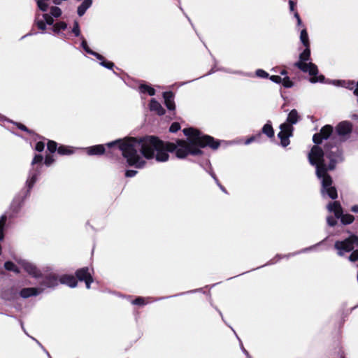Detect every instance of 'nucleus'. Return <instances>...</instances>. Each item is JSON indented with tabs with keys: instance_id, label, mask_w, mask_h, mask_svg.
Masks as SVG:
<instances>
[{
	"instance_id": "nucleus-40",
	"label": "nucleus",
	"mask_w": 358,
	"mask_h": 358,
	"mask_svg": "<svg viewBox=\"0 0 358 358\" xmlns=\"http://www.w3.org/2000/svg\"><path fill=\"white\" fill-rule=\"evenodd\" d=\"M211 176L213 178L215 181L216 182L217 185L220 187V189L224 192V193H227V191L225 188L219 182L217 178H216L215 175L213 173H210Z\"/></svg>"
},
{
	"instance_id": "nucleus-44",
	"label": "nucleus",
	"mask_w": 358,
	"mask_h": 358,
	"mask_svg": "<svg viewBox=\"0 0 358 358\" xmlns=\"http://www.w3.org/2000/svg\"><path fill=\"white\" fill-rule=\"evenodd\" d=\"M231 329H232V331L234 332V334H236V332H235V331H234L231 327ZM236 336L237 338L239 340V341H240V343H241V348L242 351H243V352L246 355H248V352H247V350L244 348V347H243V344H242V343H241V341L240 338H238V336L237 335H236Z\"/></svg>"
},
{
	"instance_id": "nucleus-49",
	"label": "nucleus",
	"mask_w": 358,
	"mask_h": 358,
	"mask_svg": "<svg viewBox=\"0 0 358 358\" xmlns=\"http://www.w3.org/2000/svg\"><path fill=\"white\" fill-rule=\"evenodd\" d=\"M254 140H255V137H253V136H252V137H251V138H250L247 139L245 143L246 145H248V144H250V143H252V141H254Z\"/></svg>"
},
{
	"instance_id": "nucleus-20",
	"label": "nucleus",
	"mask_w": 358,
	"mask_h": 358,
	"mask_svg": "<svg viewBox=\"0 0 358 358\" xmlns=\"http://www.w3.org/2000/svg\"><path fill=\"white\" fill-rule=\"evenodd\" d=\"M262 132L268 137L271 138L274 136L273 127L270 123H266L262 128Z\"/></svg>"
},
{
	"instance_id": "nucleus-39",
	"label": "nucleus",
	"mask_w": 358,
	"mask_h": 358,
	"mask_svg": "<svg viewBox=\"0 0 358 358\" xmlns=\"http://www.w3.org/2000/svg\"><path fill=\"white\" fill-rule=\"evenodd\" d=\"M269 79L275 83H281L282 78L279 76H271L269 77Z\"/></svg>"
},
{
	"instance_id": "nucleus-2",
	"label": "nucleus",
	"mask_w": 358,
	"mask_h": 358,
	"mask_svg": "<svg viewBox=\"0 0 358 358\" xmlns=\"http://www.w3.org/2000/svg\"><path fill=\"white\" fill-rule=\"evenodd\" d=\"M352 124L348 121L340 122L333 133L331 125L324 126L320 133L313 137L315 145L308 157L310 164L316 168V175L321 179V194L324 198L336 199L337 190L332 185V179L327 173L328 171L335 169L336 164L342 161L341 152L338 145L345 140V136L351 133Z\"/></svg>"
},
{
	"instance_id": "nucleus-32",
	"label": "nucleus",
	"mask_w": 358,
	"mask_h": 358,
	"mask_svg": "<svg viewBox=\"0 0 358 358\" xmlns=\"http://www.w3.org/2000/svg\"><path fill=\"white\" fill-rule=\"evenodd\" d=\"M72 32L76 36H79L80 35V27L79 24L77 21L74 22L73 27L72 29Z\"/></svg>"
},
{
	"instance_id": "nucleus-16",
	"label": "nucleus",
	"mask_w": 358,
	"mask_h": 358,
	"mask_svg": "<svg viewBox=\"0 0 358 358\" xmlns=\"http://www.w3.org/2000/svg\"><path fill=\"white\" fill-rule=\"evenodd\" d=\"M163 97L166 108L170 110H174L176 106L173 101V94L171 92H166L163 94Z\"/></svg>"
},
{
	"instance_id": "nucleus-58",
	"label": "nucleus",
	"mask_w": 358,
	"mask_h": 358,
	"mask_svg": "<svg viewBox=\"0 0 358 358\" xmlns=\"http://www.w3.org/2000/svg\"><path fill=\"white\" fill-rule=\"evenodd\" d=\"M29 35H31V34H27V35L24 36L23 38Z\"/></svg>"
},
{
	"instance_id": "nucleus-33",
	"label": "nucleus",
	"mask_w": 358,
	"mask_h": 358,
	"mask_svg": "<svg viewBox=\"0 0 358 358\" xmlns=\"http://www.w3.org/2000/svg\"><path fill=\"white\" fill-rule=\"evenodd\" d=\"M257 77L266 78L268 77V73L262 69H257L255 72Z\"/></svg>"
},
{
	"instance_id": "nucleus-53",
	"label": "nucleus",
	"mask_w": 358,
	"mask_h": 358,
	"mask_svg": "<svg viewBox=\"0 0 358 358\" xmlns=\"http://www.w3.org/2000/svg\"><path fill=\"white\" fill-rule=\"evenodd\" d=\"M280 74L281 75H286L287 74V71L285 70H282L281 72H280Z\"/></svg>"
},
{
	"instance_id": "nucleus-48",
	"label": "nucleus",
	"mask_w": 358,
	"mask_h": 358,
	"mask_svg": "<svg viewBox=\"0 0 358 358\" xmlns=\"http://www.w3.org/2000/svg\"><path fill=\"white\" fill-rule=\"evenodd\" d=\"M351 210L354 213H358V205H355V206H353L352 208H351Z\"/></svg>"
},
{
	"instance_id": "nucleus-43",
	"label": "nucleus",
	"mask_w": 358,
	"mask_h": 358,
	"mask_svg": "<svg viewBox=\"0 0 358 358\" xmlns=\"http://www.w3.org/2000/svg\"><path fill=\"white\" fill-rule=\"evenodd\" d=\"M16 124L20 129L27 131L28 133L30 132L29 130L27 129V127L26 126H24V124H22L21 123H17Z\"/></svg>"
},
{
	"instance_id": "nucleus-22",
	"label": "nucleus",
	"mask_w": 358,
	"mask_h": 358,
	"mask_svg": "<svg viewBox=\"0 0 358 358\" xmlns=\"http://www.w3.org/2000/svg\"><path fill=\"white\" fill-rule=\"evenodd\" d=\"M300 40L304 46H309L308 35L306 29L301 30Z\"/></svg>"
},
{
	"instance_id": "nucleus-19",
	"label": "nucleus",
	"mask_w": 358,
	"mask_h": 358,
	"mask_svg": "<svg viewBox=\"0 0 358 358\" xmlns=\"http://www.w3.org/2000/svg\"><path fill=\"white\" fill-rule=\"evenodd\" d=\"M92 0H84L78 8V15L83 16L86 10L91 6Z\"/></svg>"
},
{
	"instance_id": "nucleus-52",
	"label": "nucleus",
	"mask_w": 358,
	"mask_h": 358,
	"mask_svg": "<svg viewBox=\"0 0 358 358\" xmlns=\"http://www.w3.org/2000/svg\"><path fill=\"white\" fill-rule=\"evenodd\" d=\"M41 348L43 349L44 352H45V353L47 354V355L48 356V357H49V358H51V357H50V354H49V352H48V351H46V350H45V349H44L43 346H42Z\"/></svg>"
},
{
	"instance_id": "nucleus-28",
	"label": "nucleus",
	"mask_w": 358,
	"mask_h": 358,
	"mask_svg": "<svg viewBox=\"0 0 358 358\" xmlns=\"http://www.w3.org/2000/svg\"><path fill=\"white\" fill-rule=\"evenodd\" d=\"M50 14L55 17H58L62 15V10L59 7L52 6L50 8Z\"/></svg>"
},
{
	"instance_id": "nucleus-45",
	"label": "nucleus",
	"mask_w": 358,
	"mask_h": 358,
	"mask_svg": "<svg viewBox=\"0 0 358 358\" xmlns=\"http://www.w3.org/2000/svg\"><path fill=\"white\" fill-rule=\"evenodd\" d=\"M289 9L291 11H294V6L296 5V3L292 0H289Z\"/></svg>"
},
{
	"instance_id": "nucleus-37",
	"label": "nucleus",
	"mask_w": 358,
	"mask_h": 358,
	"mask_svg": "<svg viewBox=\"0 0 358 358\" xmlns=\"http://www.w3.org/2000/svg\"><path fill=\"white\" fill-rule=\"evenodd\" d=\"M326 240H327V238L313 246L304 248L303 250H301V252H304L311 250L314 249L315 248H316L317 246L322 245Z\"/></svg>"
},
{
	"instance_id": "nucleus-50",
	"label": "nucleus",
	"mask_w": 358,
	"mask_h": 358,
	"mask_svg": "<svg viewBox=\"0 0 358 358\" xmlns=\"http://www.w3.org/2000/svg\"><path fill=\"white\" fill-rule=\"evenodd\" d=\"M341 83H345V81H341V80H334V81H333V83H334V85H341Z\"/></svg>"
},
{
	"instance_id": "nucleus-26",
	"label": "nucleus",
	"mask_w": 358,
	"mask_h": 358,
	"mask_svg": "<svg viewBox=\"0 0 358 358\" xmlns=\"http://www.w3.org/2000/svg\"><path fill=\"white\" fill-rule=\"evenodd\" d=\"M67 27V24L64 22H59L54 24L52 30L54 32L58 33L60 30H64Z\"/></svg>"
},
{
	"instance_id": "nucleus-9",
	"label": "nucleus",
	"mask_w": 358,
	"mask_h": 358,
	"mask_svg": "<svg viewBox=\"0 0 358 358\" xmlns=\"http://www.w3.org/2000/svg\"><path fill=\"white\" fill-rule=\"evenodd\" d=\"M76 275L80 281H85L87 289L90 288V284L93 282L90 269L88 267H83L76 271Z\"/></svg>"
},
{
	"instance_id": "nucleus-5",
	"label": "nucleus",
	"mask_w": 358,
	"mask_h": 358,
	"mask_svg": "<svg viewBox=\"0 0 358 358\" xmlns=\"http://www.w3.org/2000/svg\"><path fill=\"white\" fill-rule=\"evenodd\" d=\"M355 246L358 247V236L355 235L350 236L344 241H337L334 244L339 256H343L345 253L352 251L348 257L352 262L358 260V250H354Z\"/></svg>"
},
{
	"instance_id": "nucleus-54",
	"label": "nucleus",
	"mask_w": 358,
	"mask_h": 358,
	"mask_svg": "<svg viewBox=\"0 0 358 358\" xmlns=\"http://www.w3.org/2000/svg\"><path fill=\"white\" fill-rule=\"evenodd\" d=\"M20 324H21V327H22V329H23V331L26 333L24 329V326H23V322H20Z\"/></svg>"
},
{
	"instance_id": "nucleus-1",
	"label": "nucleus",
	"mask_w": 358,
	"mask_h": 358,
	"mask_svg": "<svg viewBox=\"0 0 358 358\" xmlns=\"http://www.w3.org/2000/svg\"><path fill=\"white\" fill-rule=\"evenodd\" d=\"M183 133L187 136V141L177 140L176 143L164 142L157 137L149 136L119 139L107 143L106 146L113 148V152H121L129 166L142 169L146 162L139 153L147 159H155L158 162H165L169 159V152L176 151V157L182 159L188 155H200V148L208 146L215 150L220 145V143L213 137L204 135L196 129H184Z\"/></svg>"
},
{
	"instance_id": "nucleus-21",
	"label": "nucleus",
	"mask_w": 358,
	"mask_h": 358,
	"mask_svg": "<svg viewBox=\"0 0 358 358\" xmlns=\"http://www.w3.org/2000/svg\"><path fill=\"white\" fill-rule=\"evenodd\" d=\"M43 159V157L41 155H36L31 162V166L36 167V166H38L40 167V169H42Z\"/></svg>"
},
{
	"instance_id": "nucleus-51",
	"label": "nucleus",
	"mask_w": 358,
	"mask_h": 358,
	"mask_svg": "<svg viewBox=\"0 0 358 358\" xmlns=\"http://www.w3.org/2000/svg\"><path fill=\"white\" fill-rule=\"evenodd\" d=\"M6 120V117L0 114V121H4Z\"/></svg>"
},
{
	"instance_id": "nucleus-10",
	"label": "nucleus",
	"mask_w": 358,
	"mask_h": 358,
	"mask_svg": "<svg viewBox=\"0 0 358 358\" xmlns=\"http://www.w3.org/2000/svg\"><path fill=\"white\" fill-rule=\"evenodd\" d=\"M53 16L50 15L48 14H43L41 15L36 13V18H35V23L38 28L41 30H45V24L51 25L54 22V20L52 18Z\"/></svg>"
},
{
	"instance_id": "nucleus-56",
	"label": "nucleus",
	"mask_w": 358,
	"mask_h": 358,
	"mask_svg": "<svg viewBox=\"0 0 358 358\" xmlns=\"http://www.w3.org/2000/svg\"><path fill=\"white\" fill-rule=\"evenodd\" d=\"M33 340H34V341H36V343H38L41 347H42L41 344L38 341H36L35 338H33Z\"/></svg>"
},
{
	"instance_id": "nucleus-23",
	"label": "nucleus",
	"mask_w": 358,
	"mask_h": 358,
	"mask_svg": "<svg viewBox=\"0 0 358 358\" xmlns=\"http://www.w3.org/2000/svg\"><path fill=\"white\" fill-rule=\"evenodd\" d=\"M140 91L142 93H148L150 96H153L155 94V89L146 85H141L140 86Z\"/></svg>"
},
{
	"instance_id": "nucleus-35",
	"label": "nucleus",
	"mask_w": 358,
	"mask_h": 358,
	"mask_svg": "<svg viewBox=\"0 0 358 358\" xmlns=\"http://www.w3.org/2000/svg\"><path fill=\"white\" fill-rule=\"evenodd\" d=\"M180 129V125L178 122H173L171 124L169 131L172 133L178 131Z\"/></svg>"
},
{
	"instance_id": "nucleus-57",
	"label": "nucleus",
	"mask_w": 358,
	"mask_h": 358,
	"mask_svg": "<svg viewBox=\"0 0 358 358\" xmlns=\"http://www.w3.org/2000/svg\"><path fill=\"white\" fill-rule=\"evenodd\" d=\"M18 201V196H16L14 199V202H17Z\"/></svg>"
},
{
	"instance_id": "nucleus-14",
	"label": "nucleus",
	"mask_w": 358,
	"mask_h": 358,
	"mask_svg": "<svg viewBox=\"0 0 358 358\" xmlns=\"http://www.w3.org/2000/svg\"><path fill=\"white\" fill-rule=\"evenodd\" d=\"M1 298L7 300V301H11L15 299L17 296V289L15 287H10L3 289V290L1 292Z\"/></svg>"
},
{
	"instance_id": "nucleus-4",
	"label": "nucleus",
	"mask_w": 358,
	"mask_h": 358,
	"mask_svg": "<svg viewBox=\"0 0 358 358\" xmlns=\"http://www.w3.org/2000/svg\"><path fill=\"white\" fill-rule=\"evenodd\" d=\"M300 117L296 110H292L288 114L287 122L282 124L280 126V131L278 133V136L280 139V145L282 147L287 146L290 141L289 137L292 136L294 128L292 124L297 123Z\"/></svg>"
},
{
	"instance_id": "nucleus-6",
	"label": "nucleus",
	"mask_w": 358,
	"mask_h": 358,
	"mask_svg": "<svg viewBox=\"0 0 358 358\" xmlns=\"http://www.w3.org/2000/svg\"><path fill=\"white\" fill-rule=\"evenodd\" d=\"M327 209L330 213H334L337 218H341L343 224H348L354 221V217L350 214H343L341 204L338 201L330 202L327 205Z\"/></svg>"
},
{
	"instance_id": "nucleus-36",
	"label": "nucleus",
	"mask_w": 358,
	"mask_h": 358,
	"mask_svg": "<svg viewBox=\"0 0 358 358\" xmlns=\"http://www.w3.org/2000/svg\"><path fill=\"white\" fill-rule=\"evenodd\" d=\"M54 161L55 159L53 157L50 155H46L44 163L46 166H49L54 162Z\"/></svg>"
},
{
	"instance_id": "nucleus-55",
	"label": "nucleus",
	"mask_w": 358,
	"mask_h": 358,
	"mask_svg": "<svg viewBox=\"0 0 358 358\" xmlns=\"http://www.w3.org/2000/svg\"><path fill=\"white\" fill-rule=\"evenodd\" d=\"M33 340H34V341H36V343H38L41 347H42L41 344L38 341H36L35 338H33Z\"/></svg>"
},
{
	"instance_id": "nucleus-25",
	"label": "nucleus",
	"mask_w": 358,
	"mask_h": 358,
	"mask_svg": "<svg viewBox=\"0 0 358 358\" xmlns=\"http://www.w3.org/2000/svg\"><path fill=\"white\" fill-rule=\"evenodd\" d=\"M48 1L49 0H36L38 8L43 12H45L48 10Z\"/></svg>"
},
{
	"instance_id": "nucleus-38",
	"label": "nucleus",
	"mask_w": 358,
	"mask_h": 358,
	"mask_svg": "<svg viewBox=\"0 0 358 358\" xmlns=\"http://www.w3.org/2000/svg\"><path fill=\"white\" fill-rule=\"evenodd\" d=\"M45 143L42 141H39L36 144L35 149L38 152H42L44 150Z\"/></svg>"
},
{
	"instance_id": "nucleus-8",
	"label": "nucleus",
	"mask_w": 358,
	"mask_h": 358,
	"mask_svg": "<svg viewBox=\"0 0 358 358\" xmlns=\"http://www.w3.org/2000/svg\"><path fill=\"white\" fill-rule=\"evenodd\" d=\"M81 46L83 47V48L85 50V51L86 52L96 57L100 61V65H101L102 66H103L106 69H112L113 67L114 66V64L113 62L106 61L104 59V57L101 55L92 50L89 48V46L87 43V41L83 38L82 40Z\"/></svg>"
},
{
	"instance_id": "nucleus-12",
	"label": "nucleus",
	"mask_w": 358,
	"mask_h": 358,
	"mask_svg": "<svg viewBox=\"0 0 358 358\" xmlns=\"http://www.w3.org/2000/svg\"><path fill=\"white\" fill-rule=\"evenodd\" d=\"M44 291V289L41 287H26L22 289L20 292L19 295L22 299H27L31 296H36L39 295L40 294L43 293Z\"/></svg>"
},
{
	"instance_id": "nucleus-27",
	"label": "nucleus",
	"mask_w": 358,
	"mask_h": 358,
	"mask_svg": "<svg viewBox=\"0 0 358 358\" xmlns=\"http://www.w3.org/2000/svg\"><path fill=\"white\" fill-rule=\"evenodd\" d=\"M57 152L59 155H71L73 153V151L69 147L62 145L59 146L57 149Z\"/></svg>"
},
{
	"instance_id": "nucleus-47",
	"label": "nucleus",
	"mask_w": 358,
	"mask_h": 358,
	"mask_svg": "<svg viewBox=\"0 0 358 358\" xmlns=\"http://www.w3.org/2000/svg\"><path fill=\"white\" fill-rule=\"evenodd\" d=\"M346 88H349V89H353L354 86H355V83L354 82H351V83H348V85H344Z\"/></svg>"
},
{
	"instance_id": "nucleus-13",
	"label": "nucleus",
	"mask_w": 358,
	"mask_h": 358,
	"mask_svg": "<svg viewBox=\"0 0 358 358\" xmlns=\"http://www.w3.org/2000/svg\"><path fill=\"white\" fill-rule=\"evenodd\" d=\"M59 282V278H58L55 274L50 273L45 276L41 282V285L42 286H45V287L54 288L58 285Z\"/></svg>"
},
{
	"instance_id": "nucleus-46",
	"label": "nucleus",
	"mask_w": 358,
	"mask_h": 358,
	"mask_svg": "<svg viewBox=\"0 0 358 358\" xmlns=\"http://www.w3.org/2000/svg\"><path fill=\"white\" fill-rule=\"evenodd\" d=\"M294 17H295V18L297 20V24H298V25H301V23H302V22H301V18H300V16H299V13H298L297 12H295V13H294Z\"/></svg>"
},
{
	"instance_id": "nucleus-17",
	"label": "nucleus",
	"mask_w": 358,
	"mask_h": 358,
	"mask_svg": "<svg viewBox=\"0 0 358 358\" xmlns=\"http://www.w3.org/2000/svg\"><path fill=\"white\" fill-rule=\"evenodd\" d=\"M149 106L151 111L155 112L159 115H162L165 113L164 108L155 99H151Z\"/></svg>"
},
{
	"instance_id": "nucleus-15",
	"label": "nucleus",
	"mask_w": 358,
	"mask_h": 358,
	"mask_svg": "<svg viewBox=\"0 0 358 358\" xmlns=\"http://www.w3.org/2000/svg\"><path fill=\"white\" fill-rule=\"evenodd\" d=\"M59 282L68 285L70 287H76L78 282L76 278L71 275H63L59 278Z\"/></svg>"
},
{
	"instance_id": "nucleus-18",
	"label": "nucleus",
	"mask_w": 358,
	"mask_h": 358,
	"mask_svg": "<svg viewBox=\"0 0 358 358\" xmlns=\"http://www.w3.org/2000/svg\"><path fill=\"white\" fill-rule=\"evenodd\" d=\"M89 155H101L105 152L103 145H96L87 148Z\"/></svg>"
},
{
	"instance_id": "nucleus-3",
	"label": "nucleus",
	"mask_w": 358,
	"mask_h": 358,
	"mask_svg": "<svg viewBox=\"0 0 358 358\" xmlns=\"http://www.w3.org/2000/svg\"><path fill=\"white\" fill-rule=\"evenodd\" d=\"M305 50L299 55V61L295 63V66L300 70L305 73H308L311 78L310 81L311 83H322L324 80V76L320 75L317 76L318 69L317 66L312 63H307L306 62L310 59V50L309 46H305Z\"/></svg>"
},
{
	"instance_id": "nucleus-42",
	"label": "nucleus",
	"mask_w": 358,
	"mask_h": 358,
	"mask_svg": "<svg viewBox=\"0 0 358 358\" xmlns=\"http://www.w3.org/2000/svg\"><path fill=\"white\" fill-rule=\"evenodd\" d=\"M282 258L281 255H276L274 259H271L267 264H273L276 263L278 261H279Z\"/></svg>"
},
{
	"instance_id": "nucleus-7",
	"label": "nucleus",
	"mask_w": 358,
	"mask_h": 358,
	"mask_svg": "<svg viewBox=\"0 0 358 358\" xmlns=\"http://www.w3.org/2000/svg\"><path fill=\"white\" fill-rule=\"evenodd\" d=\"M42 169H40L38 166L32 167L29 171L28 177L26 180V187L27 189L23 192V197L26 198L29 194L31 189L34 185L35 182L38 180L39 176L41 175Z\"/></svg>"
},
{
	"instance_id": "nucleus-11",
	"label": "nucleus",
	"mask_w": 358,
	"mask_h": 358,
	"mask_svg": "<svg viewBox=\"0 0 358 358\" xmlns=\"http://www.w3.org/2000/svg\"><path fill=\"white\" fill-rule=\"evenodd\" d=\"M19 264L22 266L24 271L32 277L38 278L41 276V271L32 263L29 262L27 260L22 259L19 261Z\"/></svg>"
},
{
	"instance_id": "nucleus-41",
	"label": "nucleus",
	"mask_w": 358,
	"mask_h": 358,
	"mask_svg": "<svg viewBox=\"0 0 358 358\" xmlns=\"http://www.w3.org/2000/svg\"><path fill=\"white\" fill-rule=\"evenodd\" d=\"M136 173H137V171L135 170H127L125 172V176L128 177V178H131V177L135 176L136 175Z\"/></svg>"
},
{
	"instance_id": "nucleus-24",
	"label": "nucleus",
	"mask_w": 358,
	"mask_h": 358,
	"mask_svg": "<svg viewBox=\"0 0 358 358\" xmlns=\"http://www.w3.org/2000/svg\"><path fill=\"white\" fill-rule=\"evenodd\" d=\"M4 267L8 271H11L16 273H20V271H19L18 268L17 267V266L12 262H9V261L6 262L4 264Z\"/></svg>"
},
{
	"instance_id": "nucleus-59",
	"label": "nucleus",
	"mask_w": 358,
	"mask_h": 358,
	"mask_svg": "<svg viewBox=\"0 0 358 358\" xmlns=\"http://www.w3.org/2000/svg\"><path fill=\"white\" fill-rule=\"evenodd\" d=\"M342 358H344V357H342Z\"/></svg>"
},
{
	"instance_id": "nucleus-30",
	"label": "nucleus",
	"mask_w": 358,
	"mask_h": 358,
	"mask_svg": "<svg viewBox=\"0 0 358 358\" xmlns=\"http://www.w3.org/2000/svg\"><path fill=\"white\" fill-rule=\"evenodd\" d=\"M281 83L286 88H289L293 86V82L287 76L285 77L284 78H282Z\"/></svg>"
},
{
	"instance_id": "nucleus-29",
	"label": "nucleus",
	"mask_w": 358,
	"mask_h": 358,
	"mask_svg": "<svg viewBox=\"0 0 358 358\" xmlns=\"http://www.w3.org/2000/svg\"><path fill=\"white\" fill-rule=\"evenodd\" d=\"M47 147H48V150L51 152V153H53L55 152L57 149V144L56 142L53 141H49L48 142V145H47Z\"/></svg>"
},
{
	"instance_id": "nucleus-31",
	"label": "nucleus",
	"mask_w": 358,
	"mask_h": 358,
	"mask_svg": "<svg viewBox=\"0 0 358 358\" xmlns=\"http://www.w3.org/2000/svg\"><path fill=\"white\" fill-rule=\"evenodd\" d=\"M148 301H145V299L143 297H138L135 300L132 301V303L134 305L143 306L148 303Z\"/></svg>"
},
{
	"instance_id": "nucleus-34",
	"label": "nucleus",
	"mask_w": 358,
	"mask_h": 358,
	"mask_svg": "<svg viewBox=\"0 0 358 358\" xmlns=\"http://www.w3.org/2000/svg\"><path fill=\"white\" fill-rule=\"evenodd\" d=\"M336 219L338 218L336 216L334 217L332 216H328L327 218L328 225H329L330 227L335 226L337 223Z\"/></svg>"
}]
</instances>
